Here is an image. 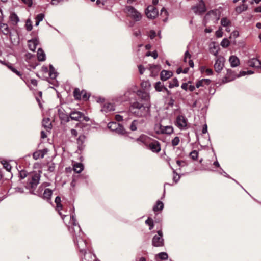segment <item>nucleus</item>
<instances>
[{"mask_svg":"<svg viewBox=\"0 0 261 261\" xmlns=\"http://www.w3.org/2000/svg\"><path fill=\"white\" fill-rule=\"evenodd\" d=\"M68 229L70 233L72 235L73 240L82 255H85L87 249V244L86 240L83 238V234L81 232V229L75 218L74 212L70 215V221L68 222Z\"/></svg>","mask_w":261,"mask_h":261,"instance_id":"nucleus-1","label":"nucleus"},{"mask_svg":"<svg viewBox=\"0 0 261 261\" xmlns=\"http://www.w3.org/2000/svg\"><path fill=\"white\" fill-rule=\"evenodd\" d=\"M48 170L50 172H53L55 170V164L54 163L50 164L48 166Z\"/></svg>","mask_w":261,"mask_h":261,"instance_id":"nucleus-63","label":"nucleus"},{"mask_svg":"<svg viewBox=\"0 0 261 261\" xmlns=\"http://www.w3.org/2000/svg\"><path fill=\"white\" fill-rule=\"evenodd\" d=\"M53 194V191L49 189H45L44 191L43 194H41V198L46 200L47 201L49 202L51 199V197Z\"/></svg>","mask_w":261,"mask_h":261,"instance_id":"nucleus-21","label":"nucleus"},{"mask_svg":"<svg viewBox=\"0 0 261 261\" xmlns=\"http://www.w3.org/2000/svg\"><path fill=\"white\" fill-rule=\"evenodd\" d=\"M179 138L178 137H175L172 140V145L173 146H177L179 144Z\"/></svg>","mask_w":261,"mask_h":261,"instance_id":"nucleus-47","label":"nucleus"},{"mask_svg":"<svg viewBox=\"0 0 261 261\" xmlns=\"http://www.w3.org/2000/svg\"><path fill=\"white\" fill-rule=\"evenodd\" d=\"M191 55L189 54V51L187 50L185 52V57H184V61L185 62H187V59L188 58L189 59H190L191 58Z\"/></svg>","mask_w":261,"mask_h":261,"instance_id":"nucleus-57","label":"nucleus"},{"mask_svg":"<svg viewBox=\"0 0 261 261\" xmlns=\"http://www.w3.org/2000/svg\"><path fill=\"white\" fill-rule=\"evenodd\" d=\"M211 82V80L209 79H202L198 81L196 84V87L198 88L200 87H203L205 85H208Z\"/></svg>","mask_w":261,"mask_h":261,"instance_id":"nucleus-30","label":"nucleus"},{"mask_svg":"<svg viewBox=\"0 0 261 261\" xmlns=\"http://www.w3.org/2000/svg\"><path fill=\"white\" fill-rule=\"evenodd\" d=\"M198 153L196 150H193L190 153L191 158L194 160H196L197 159Z\"/></svg>","mask_w":261,"mask_h":261,"instance_id":"nucleus-44","label":"nucleus"},{"mask_svg":"<svg viewBox=\"0 0 261 261\" xmlns=\"http://www.w3.org/2000/svg\"><path fill=\"white\" fill-rule=\"evenodd\" d=\"M25 27H26V29L28 31H30L32 30L33 27L32 25V21H31V20L30 19H28L27 20L26 23H25Z\"/></svg>","mask_w":261,"mask_h":261,"instance_id":"nucleus-43","label":"nucleus"},{"mask_svg":"<svg viewBox=\"0 0 261 261\" xmlns=\"http://www.w3.org/2000/svg\"><path fill=\"white\" fill-rule=\"evenodd\" d=\"M125 11L129 17L136 21H139L142 19V14L132 6H126Z\"/></svg>","mask_w":261,"mask_h":261,"instance_id":"nucleus-4","label":"nucleus"},{"mask_svg":"<svg viewBox=\"0 0 261 261\" xmlns=\"http://www.w3.org/2000/svg\"><path fill=\"white\" fill-rule=\"evenodd\" d=\"M10 19L14 24H17L19 21L18 16L15 13L10 14Z\"/></svg>","mask_w":261,"mask_h":261,"instance_id":"nucleus-35","label":"nucleus"},{"mask_svg":"<svg viewBox=\"0 0 261 261\" xmlns=\"http://www.w3.org/2000/svg\"><path fill=\"white\" fill-rule=\"evenodd\" d=\"M37 58L39 61H44L46 59L44 51L40 48L37 51Z\"/></svg>","mask_w":261,"mask_h":261,"instance_id":"nucleus-28","label":"nucleus"},{"mask_svg":"<svg viewBox=\"0 0 261 261\" xmlns=\"http://www.w3.org/2000/svg\"><path fill=\"white\" fill-rule=\"evenodd\" d=\"M82 99L84 100H87L89 97V95L84 90L81 91Z\"/></svg>","mask_w":261,"mask_h":261,"instance_id":"nucleus-45","label":"nucleus"},{"mask_svg":"<svg viewBox=\"0 0 261 261\" xmlns=\"http://www.w3.org/2000/svg\"><path fill=\"white\" fill-rule=\"evenodd\" d=\"M86 137L84 135H81L77 139V144H78V148L80 150L83 149V144L85 141Z\"/></svg>","mask_w":261,"mask_h":261,"instance_id":"nucleus-25","label":"nucleus"},{"mask_svg":"<svg viewBox=\"0 0 261 261\" xmlns=\"http://www.w3.org/2000/svg\"><path fill=\"white\" fill-rule=\"evenodd\" d=\"M229 44L230 42L229 40L227 38L223 39L221 42V45L224 48L227 47L229 45Z\"/></svg>","mask_w":261,"mask_h":261,"instance_id":"nucleus-41","label":"nucleus"},{"mask_svg":"<svg viewBox=\"0 0 261 261\" xmlns=\"http://www.w3.org/2000/svg\"><path fill=\"white\" fill-rule=\"evenodd\" d=\"M230 23V21L225 17L222 18L221 20V24L223 27H227Z\"/></svg>","mask_w":261,"mask_h":261,"instance_id":"nucleus-42","label":"nucleus"},{"mask_svg":"<svg viewBox=\"0 0 261 261\" xmlns=\"http://www.w3.org/2000/svg\"><path fill=\"white\" fill-rule=\"evenodd\" d=\"M155 89L158 91H162L163 89H164L167 93H169V90L167 88L164 87V86L160 82H156L155 84Z\"/></svg>","mask_w":261,"mask_h":261,"instance_id":"nucleus-31","label":"nucleus"},{"mask_svg":"<svg viewBox=\"0 0 261 261\" xmlns=\"http://www.w3.org/2000/svg\"><path fill=\"white\" fill-rule=\"evenodd\" d=\"M172 72L167 70H163L161 72L160 76L162 81H166L172 76Z\"/></svg>","mask_w":261,"mask_h":261,"instance_id":"nucleus-24","label":"nucleus"},{"mask_svg":"<svg viewBox=\"0 0 261 261\" xmlns=\"http://www.w3.org/2000/svg\"><path fill=\"white\" fill-rule=\"evenodd\" d=\"M44 18V15L43 13H40L38 14L36 17V20H37L38 21H41L43 20V18Z\"/></svg>","mask_w":261,"mask_h":261,"instance_id":"nucleus-52","label":"nucleus"},{"mask_svg":"<svg viewBox=\"0 0 261 261\" xmlns=\"http://www.w3.org/2000/svg\"><path fill=\"white\" fill-rule=\"evenodd\" d=\"M155 133L158 134L170 135L173 133V127L171 126H164L161 124H156L154 126Z\"/></svg>","mask_w":261,"mask_h":261,"instance_id":"nucleus-5","label":"nucleus"},{"mask_svg":"<svg viewBox=\"0 0 261 261\" xmlns=\"http://www.w3.org/2000/svg\"><path fill=\"white\" fill-rule=\"evenodd\" d=\"M0 30L1 31L4 35H8L10 33V30L8 25L6 23H0Z\"/></svg>","mask_w":261,"mask_h":261,"instance_id":"nucleus-29","label":"nucleus"},{"mask_svg":"<svg viewBox=\"0 0 261 261\" xmlns=\"http://www.w3.org/2000/svg\"><path fill=\"white\" fill-rule=\"evenodd\" d=\"M176 164L180 167H183L185 165V162L184 161L177 160Z\"/></svg>","mask_w":261,"mask_h":261,"instance_id":"nucleus-62","label":"nucleus"},{"mask_svg":"<svg viewBox=\"0 0 261 261\" xmlns=\"http://www.w3.org/2000/svg\"><path fill=\"white\" fill-rule=\"evenodd\" d=\"M129 111L134 116L146 119H149L151 116L150 106H144L139 102L133 103L129 108Z\"/></svg>","mask_w":261,"mask_h":261,"instance_id":"nucleus-3","label":"nucleus"},{"mask_svg":"<svg viewBox=\"0 0 261 261\" xmlns=\"http://www.w3.org/2000/svg\"><path fill=\"white\" fill-rule=\"evenodd\" d=\"M156 36V33L153 30H151L150 31V34H149V37L150 39H153Z\"/></svg>","mask_w":261,"mask_h":261,"instance_id":"nucleus-61","label":"nucleus"},{"mask_svg":"<svg viewBox=\"0 0 261 261\" xmlns=\"http://www.w3.org/2000/svg\"><path fill=\"white\" fill-rule=\"evenodd\" d=\"M22 2L27 5L28 7H31L33 4L32 0H21Z\"/></svg>","mask_w":261,"mask_h":261,"instance_id":"nucleus-54","label":"nucleus"},{"mask_svg":"<svg viewBox=\"0 0 261 261\" xmlns=\"http://www.w3.org/2000/svg\"><path fill=\"white\" fill-rule=\"evenodd\" d=\"M41 153V159L43 158L45 156V155L48 152V149L47 148H44L43 149H42V150H39Z\"/></svg>","mask_w":261,"mask_h":261,"instance_id":"nucleus-55","label":"nucleus"},{"mask_svg":"<svg viewBox=\"0 0 261 261\" xmlns=\"http://www.w3.org/2000/svg\"><path fill=\"white\" fill-rule=\"evenodd\" d=\"M83 116V114L79 111H73L70 114V117L73 120L80 121Z\"/></svg>","mask_w":261,"mask_h":261,"instance_id":"nucleus-20","label":"nucleus"},{"mask_svg":"<svg viewBox=\"0 0 261 261\" xmlns=\"http://www.w3.org/2000/svg\"><path fill=\"white\" fill-rule=\"evenodd\" d=\"M141 86L143 89L147 90L150 87V84L148 81H144L141 82Z\"/></svg>","mask_w":261,"mask_h":261,"instance_id":"nucleus-39","label":"nucleus"},{"mask_svg":"<svg viewBox=\"0 0 261 261\" xmlns=\"http://www.w3.org/2000/svg\"><path fill=\"white\" fill-rule=\"evenodd\" d=\"M151 138L149 137L148 136L142 134L139 137L137 138L135 141L137 142L139 144H143L145 145L146 147L148 144L149 143Z\"/></svg>","mask_w":261,"mask_h":261,"instance_id":"nucleus-16","label":"nucleus"},{"mask_svg":"<svg viewBox=\"0 0 261 261\" xmlns=\"http://www.w3.org/2000/svg\"><path fill=\"white\" fill-rule=\"evenodd\" d=\"M64 0H51L50 4L53 5H57L59 3L63 2Z\"/></svg>","mask_w":261,"mask_h":261,"instance_id":"nucleus-60","label":"nucleus"},{"mask_svg":"<svg viewBox=\"0 0 261 261\" xmlns=\"http://www.w3.org/2000/svg\"><path fill=\"white\" fill-rule=\"evenodd\" d=\"M219 174L224 175L226 177L230 178H231L229 176V175L226 172H225L222 168H220V171H219Z\"/></svg>","mask_w":261,"mask_h":261,"instance_id":"nucleus-58","label":"nucleus"},{"mask_svg":"<svg viewBox=\"0 0 261 261\" xmlns=\"http://www.w3.org/2000/svg\"><path fill=\"white\" fill-rule=\"evenodd\" d=\"M173 174L174 176L173 180L175 183H177L179 180L180 176L175 171V170L173 171Z\"/></svg>","mask_w":261,"mask_h":261,"instance_id":"nucleus-50","label":"nucleus"},{"mask_svg":"<svg viewBox=\"0 0 261 261\" xmlns=\"http://www.w3.org/2000/svg\"><path fill=\"white\" fill-rule=\"evenodd\" d=\"M101 110L106 113L113 111L115 110L114 106L111 103L106 102L103 105Z\"/></svg>","mask_w":261,"mask_h":261,"instance_id":"nucleus-22","label":"nucleus"},{"mask_svg":"<svg viewBox=\"0 0 261 261\" xmlns=\"http://www.w3.org/2000/svg\"><path fill=\"white\" fill-rule=\"evenodd\" d=\"M168 255L166 252H161L155 255V259L157 260L158 258L162 260H167L168 259Z\"/></svg>","mask_w":261,"mask_h":261,"instance_id":"nucleus-33","label":"nucleus"},{"mask_svg":"<svg viewBox=\"0 0 261 261\" xmlns=\"http://www.w3.org/2000/svg\"><path fill=\"white\" fill-rule=\"evenodd\" d=\"M15 189L16 192L20 193H24V189L23 188L17 187L15 188Z\"/></svg>","mask_w":261,"mask_h":261,"instance_id":"nucleus-59","label":"nucleus"},{"mask_svg":"<svg viewBox=\"0 0 261 261\" xmlns=\"http://www.w3.org/2000/svg\"><path fill=\"white\" fill-rule=\"evenodd\" d=\"M55 203L56 204L57 210H58L59 215L61 216L62 219L65 222V219L66 218L70 219V214L71 213H72L73 212H74V208L73 207V208H72V207L70 208V215H69V216L68 214H63L60 211L61 210V209H62V206H61V198H60V197H59V196L56 197V198H55Z\"/></svg>","mask_w":261,"mask_h":261,"instance_id":"nucleus-8","label":"nucleus"},{"mask_svg":"<svg viewBox=\"0 0 261 261\" xmlns=\"http://www.w3.org/2000/svg\"><path fill=\"white\" fill-rule=\"evenodd\" d=\"M247 65L256 69H261V61L256 58L249 59L247 62Z\"/></svg>","mask_w":261,"mask_h":261,"instance_id":"nucleus-15","label":"nucleus"},{"mask_svg":"<svg viewBox=\"0 0 261 261\" xmlns=\"http://www.w3.org/2000/svg\"><path fill=\"white\" fill-rule=\"evenodd\" d=\"M145 13L148 18L154 19L158 15V10L153 6H149L146 9Z\"/></svg>","mask_w":261,"mask_h":261,"instance_id":"nucleus-14","label":"nucleus"},{"mask_svg":"<svg viewBox=\"0 0 261 261\" xmlns=\"http://www.w3.org/2000/svg\"><path fill=\"white\" fill-rule=\"evenodd\" d=\"M145 224L149 225V230H152L154 227V223L152 219L148 217V219L145 221Z\"/></svg>","mask_w":261,"mask_h":261,"instance_id":"nucleus-40","label":"nucleus"},{"mask_svg":"<svg viewBox=\"0 0 261 261\" xmlns=\"http://www.w3.org/2000/svg\"><path fill=\"white\" fill-rule=\"evenodd\" d=\"M123 117H124L123 115H119V114H117V115H115V119L117 121H122L123 120Z\"/></svg>","mask_w":261,"mask_h":261,"instance_id":"nucleus-56","label":"nucleus"},{"mask_svg":"<svg viewBox=\"0 0 261 261\" xmlns=\"http://www.w3.org/2000/svg\"><path fill=\"white\" fill-rule=\"evenodd\" d=\"M138 97L143 101H148L150 99V96L148 92L142 90L137 91V93Z\"/></svg>","mask_w":261,"mask_h":261,"instance_id":"nucleus-18","label":"nucleus"},{"mask_svg":"<svg viewBox=\"0 0 261 261\" xmlns=\"http://www.w3.org/2000/svg\"><path fill=\"white\" fill-rule=\"evenodd\" d=\"M147 148L154 153H158L161 151V144L156 140L151 139L147 146Z\"/></svg>","mask_w":261,"mask_h":261,"instance_id":"nucleus-11","label":"nucleus"},{"mask_svg":"<svg viewBox=\"0 0 261 261\" xmlns=\"http://www.w3.org/2000/svg\"><path fill=\"white\" fill-rule=\"evenodd\" d=\"M136 90V87H134L132 89H128L127 91L123 95L121 96L118 98L119 99H117V101L118 102H123L126 101L130 100L131 98H133V95L134 94V93L135 92Z\"/></svg>","mask_w":261,"mask_h":261,"instance_id":"nucleus-10","label":"nucleus"},{"mask_svg":"<svg viewBox=\"0 0 261 261\" xmlns=\"http://www.w3.org/2000/svg\"><path fill=\"white\" fill-rule=\"evenodd\" d=\"M42 126L46 129V131H49L51 128V123L49 118H45L42 121Z\"/></svg>","mask_w":261,"mask_h":261,"instance_id":"nucleus-26","label":"nucleus"},{"mask_svg":"<svg viewBox=\"0 0 261 261\" xmlns=\"http://www.w3.org/2000/svg\"><path fill=\"white\" fill-rule=\"evenodd\" d=\"M216 36L218 38L221 37L223 36V32L221 28H219V29L216 32Z\"/></svg>","mask_w":261,"mask_h":261,"instance_id":"nucleus-53","label":"nucleus"},{"mask_svg":"<svg viewBox=\"0 0 261 261\" xmlns=\"http://www.w3.org/2000/svg\"><path fill=\"white\" fill-rule=\"evenodd\" d=\"M205 73H206V74L207 75H212L213 73V71L212 69H211L210 68L206 69L205 70Z\"/></svg>","mask_w":261,"mask_h":261,"instance_id":"nucleus-64","label":"nucleus"},{"mask_svg":"<svg viewBox=\"0 0 261 261\" xmlns=\"http://www.w3.org/2000/svg\"><path fill=\"white\" fill-rule=\"evenodd\" d=\"M247 6L245 4H243L240 6L237 7L236 11L238 13H241L242 12L245 11L247 9Z\"/></svg>","mask_w":261,"mask_h":261,"instance_id":"nucleus-37","label":"nucleus"},{"mask_svg":"<svg viewBox=\"0 0 261 261\" xmlns=\"http://www.w3.org/2000/svg\"><path fill=\"white\" fill-rule=\"evenodd\" d=\"M39 40L37 38L29 40L28 41L29 48L33 51H34L36 48V46L39 44Z\"/></svg>","mask_w":261,"mask_h":261,"instance_id":"nucleus-19","label":"nucleus"},{"mask_svg":"<svg viewBox=\"0 0 261 261\" xmlns=\"http://www.w3.org/2000/svg\"><path fill=\"white\" fill-rule=\"evenodd\" d=\"M58 73L56 71L55 69L52 65H49V75L51 79H55L57 76Z\"/></svg>","mask_w":261,"mask_h":261,"instance_id":"nucleus-32","label":"nucleus"},{"mask_svg":"<svg viewBox=\"0 0 261 261\" xmlns=\"http://www.w3.org/2000/svg\"><path fill=\"white\" fill-rule=\"evenodd\" d=\"M192 10L196 14H201L206 11L205 4L202 0H200L195 5L192 7Z\"/></svg>","mask_w":261,"mask_h":261,"instance_id":"nucleus-12","label":"nucleus"},{"mask_svg":"<svg viewBox=\"0 0 261 261\" xmlns=\"http://www.w3.org/2000/svg\"><path fill=\"white\" fill-rule=\"evenodd\" d=\"M73 94L76 99L80 100L82 99L81 91H80V89L77 88L75 89L73 92Z\"/></svg>","mask_w":261,"mask_h":261,"instance_id":"nucleus-38","label":"nucleus"},{"mask_svg":"<svg viewBox=\"0 0 261 261\" xmlns=\"http://www.w3.org/2000/svg\"><path fill=\"white\" fill-rule=\"evenodd\" d=\"M108 127L118 134L124 135L126 133V130L123 126L115 122H109L108 124Z\"/></svg>","mask_w":261,"mask_h":261,"instance_id":"nucleus-6","label":"nucleus"},{"mask_svg":"<svg viewBox=\"0 0 261 261\" xmlns=\"http://www.w3.org/2000/svg\"><path fill=\"white\" fill-rule=\"evenodd\" d=\"M163 234L161 230L157 231V234L153 236L152 240V244L154 247H162L164 246V240L163 238Z\"/></svg>","mask_w":261,"mask_h":261,"instance_id":"nucleus-7","label":"nucleus"},{"mask_svg":"<svg viewBox=\"0 0 261 261\" xmlns=\"http://www.w3.org/2000/svg\"><path fill=\"white\" fill-rule=\"evenodd\" d=\"M41 152L39 150H37L33 153V158L35 160H37L39 158H41Z\"/></svg>","mask_w":261,"mask_h":261,"instance_id":"nucleus-48","label":"nucleus"},{"mask_svg":"<svg viewBox=\"0 0 261 261\" xmlns=\"http://www.w3.org/2000/svg\"><path fill=\"white\" fill-rule=\"evenodd\" d=\"M164 208V203L160 200H158L153 207V211L155 212L162 211Z\"/></svg>","mask_w":261,"mask_h":261,"instance_id":"nucleus-27","label":"nucleus"},{"mask_svg":"<svg viewBox=\"0 0 261 261\" xmlns=\"http://www.w3.org/2000/svg\"><path fill=\"white\" fill-rule=\"evenodd\" d=\"M83 169L84 166L81 163H76L73 166V170L77 173H81Z\"/></svg>","mask_w":261,"mask_h":261,"instance_id":"nucleus-34","label":"nucleus"},{"mask_svg":"<svg viewBox=\"0 0 261 261\" xmlns=\"http://www.w3.org/2000/svg\"><path fill=\"white\" fill-rule=\"evenodd\" d=\"M179 86V82L176 78L173 79L171 81L169 82V87L170 88H172L174 87H178Z\"/></svg>","mask_w":261,"mask_h":261,"instance_id":"nucleus-36","label":"nucleus"},{"mask_svg":"<svg viewBox=\"0 0 261 261\" xmlns=\"http://www.w3.org/2000/svg\"><path fill=\"white\" fill-rule=\"evenodd\" d=\"M146 56H152L154 59L158 58V55L156 51L153 52H147L146 54Z\"/></svg>","mask_w":261,"mask_h":261,"instance_id":"nucleus-51","label":"nucleus"},{"mask_svg":"<svg viewBox=\"0 0 261 261\" xmlns=\"http://www.w3.org/2000/svg\"><path fill=\"white\" fill-rule=\"evenodd\" d=\"M187 119L183 115H178L176 119L175 125L181 130H185L187 127Z\"/></svg>","mask_w":261,"mask_h":261,"instance_id":"nucleus-9","label":"nucleus"},{"mask_svg":"<svg viewBox=\"0 0 261 261\" xmlns=\"http://www.w3.org/2000/svg\"><path fill=\"white\" fill-rule=\"evenodd\" d=\"M225 58L222 56H218L215 60L214 69L216 72L219 73L222 70L224 66Z\"/></svg>","mask_w":261,"mask_h":261,"instance_id":"nucleus-13","label":"nucleus"},{"mask_svg":"<svg viewBox=\"0 0 261 261\" xmlns=\"http://www.w3.org/2000/svg\"><path fill=\"white\" fill-rule=\"evenodd\" d=\"M229 61L232 67H237L240 64L239 59L235 56H231L229 57Z\"/></svg>","mask_w":261,"mask_h":261,"instance_id":"nucleus-23","label":"nucleus"},{"mask_svg":"<svg viewBox=\"0 0 261 261\" xmlns=\"http://www.w3.org/2000/svg\"><path fill=\"white\" fill-rule=\"evenodd\" d=\"M144 123V120L143 119L134 120L130 125V129L133 131L136 130Z\"/></svg>","mask_w":261,"mask_h":261,"instance_id":"nucleus-17","label":"nucleus"},{"mask_svg":"<svg viewBox=\"0 0 261 261\" xmlns=\"http://www.w3.org/2000/svg\"><path fill=\"white\" fill-rule=\"evenodd\" d=\"M8 67L13 72H14V73L16 74L19 76L21 77L22 76V74H21V73L19 71H18V70H17L13 66H8Z\"/></svg>","mask_w":261,"mask_h":261,"instance_id":"nucleus-49","label":"nucleus"},{"mask_svg":"<svg viewBox=\"0 0 261 261\" xmlns=\"http://www.w3.org/2000/svg\"><path fill=\"white\" fill-rule=\"evenodd\" d=\"M40 174L36 172L30 173L28 175V179L25 184V188L29 191L31 194L41 197V193L40 191L41 186L39 187L38 190L36 191L37 186L40 180Z\"/></svg>","mask_w":261,"mask_h":261,"instance_id":"nucleus-2","label":"nucleus"},{"mask_svg":"<svg viewBox=\"0 0 261 261\" xmlns=\"http://www.w3.org/2000/svg\"><path fill=\"white\" fill-rule=\"evenodd\" d=\"M28 174H29V173H27L24 170H21V171H20L19 172V176L20 177L21 179H24L25 178V177H27L28 178Z\"/></svg>","mask_w":261,"mask_h":261,"instance_id":"nucleus-46","label":"nucleus"}]
</instances>
